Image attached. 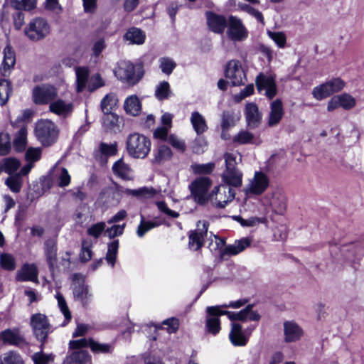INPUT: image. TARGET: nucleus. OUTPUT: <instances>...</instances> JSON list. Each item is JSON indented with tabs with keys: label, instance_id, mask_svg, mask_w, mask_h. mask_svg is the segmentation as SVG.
Returning a JSON list of instances; mask_svg holds the SVG:
<instances>
[{
	"label": "nucleus",
	"instance_id": "f257e3e1",
	"mask_svg": "<svg viewBox=\"0 0 364 364\" xmlns=\"http://www.w3.org/2000/svg\"><path fill=\"white\" fill-rule=\"evenodd\" d=\"M151 145L150 139L141 134L133 133L127 137V150L134 158H145L151 150Z\"/></svg>",
	"mask_w": 364,
	"mask_h": 364
},
{
	"label": "nucleus",
	"instance_id": "f03ea898",
	"mask_svg": "<svg viewBox=\"0 0 364 364\" xmlns=\"http://www.w3.org/2000/svg\"><path fill=\"white\" fill-rule=\"evenodd\" d=\"M36 135L43 146L53 144L58 136V130L55 124L50 120L41 119L36 123Z\"/></svg>",
	"mask_w": 364,
	"mask_h": 364
},
{
	"label": "nucleus",
	"instance_id": "7ed1b4c3",
	"mask_svg": "<svg viewBox=\"0 0 364 364\" xmlns=\"http://www.w3.org/2000/svg\"><path fill=\"white\" fill-rule=\"evenodd\" d=\"M235 196V191L231 187L221 184L213 188L209 193L208 202L213 205L223 208L231 202Z\"/></svg>",
	"mask_w": 364,
	"mask_h": 364
},
{
	"label": "nucleus",
	"instance_id": "20e7f679",
	"mask_svg": "<svg viewBox=\"0 0 364 364\" xmlns=\"http://www.w3.org/2000/svg\"><path fill=\"white\" fill-rule=\"evenodd\" d=\"M212 185L211 180L208 177H200L193 181L189 189L193 200L198 204L205 205L208 203L209 188Z\"/></svg>",
	"mask_w": 364,
	"mask_h": 364
},
{
	"label": "nucleus",
	"instance_id": "39448f33",
	"mask_svg": "<svg viewBox=\"0 0 364 364\" xmlns=\"http://www.w3.org/2000/svg\"><path fill=\"white\" fill-rule=\"evenodd\" d=\"M50 26L43 18L31 20L24 29L26 36L32 41H39L46 38L50 33Z\"/></svg>",
	"mask_w": 364,
	"mask_h": 364
},
{
	"label": "nucleus",
	"instance_id": "423d86ee",
	"mask_svg": "<svg viewBox=\"0 0 364 364\" xmlns=\"http://www.w3.org/2000/svg\"><path fill=\"white\" fill-rule=\"evenodd\" d=\"M269 185V177L262 171H256L244 188V191L248 196H259L267 189Z\"/></svg>",
	"mask_w": 364,
	"mask_h": 364
},
{
	"label": "nucleus",
	"instance_id": "0eeeda50",
	"mask_svg": "<svg viewBox=\"0 0 364 364\" xmlns=\"http://www.w3.org/2000/svg\"><path fill=\"white\" fill-rule=\"evenodd\" d=\"M57 97H58L57 88L50 84L36 86L32 91L33 101L36 105H50Z\"/></svg>",
	"mask_w": 364,
	"mask_h": 364
},
{
	"label": "nucleus",
	"instance_id": "6e6552de",
	"mask_svg": "<svg viewBox=\"0 0 364 364\" xmlns=\"http://www.w3.org/2000/svg\"><path fill=\"white\" fill-rule=\"evenodd\" d=\"M209 223L207 220H199L196 224V229L191 230L188 233V247L194 251L200 250L207 235Z\"/></svg>",
	"mask_w": 364,
	"mask_h": 364
},
{
	"label": "nucleus",
	"instance_id": "1a4fd4ad",
	"mask_svg": "<svg viewBox=\"0 0 364 364\" xmlns=\"http://www.w3.org/2000/svg\"><path fill=\"white\" fill-rule=\"evenodd\" d=\"M225 77L232 86H240L246 81V75L240 62L237 60L228 61L225 68Z\"/></svg>",
	"mask_w": 364,
	"mask_h": 364
},
{
	"label": "nucleus",
	"instance_id": "9d476101",
	"mask_svg": "<svg viewBox=\"0 0 364 364\" xmlns=\"http://www.w3.org/2000/svg\"><path fill=\"white\" fill-rule=\"evenodd\" d=\"M74 105L70 97H68L65 93L61 97H57L49 105V110L60 117H68L73 111Z\"/></svg>",
	"mask_w": 364,
	"mask_h": 364
},
{
	"label": "nucleus",
	"instance_id": "9b49d317",
	"mask_svg": "<svg viewBox=\"0 0 364 364\" xmlns=\"http://www.w3.org/2000/svg\"><path fill=\"white\" fill-rule=\"evenodd\" d=\"M227 34L232 41H243L247 38L248 31L240 18L230 16L228 19Z\"/></svg>",
	"mask_w": 364,
	"mask_h": 364
},
{
	"label": "nucleus",
	"instance_id": "f8f14e48",
	"mask_svg": "<svg viewBox=\"0 0 364 364\" xmlns=\"http://www.w3.org/2000/svg\"><path fill=\"white\" fill-rule=\"evenodd\" d=\"M31 324L36 337L43 342L50 331V326L46 315L36 314L31 319Z\"/></svg>",
	"mask_w": 364,
	"mask_h": 364
},
{
	"label": "nucleus",
	"instance_id": "ddd939ff",
	"mask_svg": "<svg viewBox=\"0 0 364 364\" xmlns=\"http://www.w3.org/2000/svg\"><path fill=\"white\" fill-rule=\"evenodd\" d=\"M73 295L75 299L80 301L83 306L87 305L92 300V295L88 287L85 284L84 278L81 275L73 276Z\"/></svg>",
	"mask_w": 364,
	"mask_h": 364
},
{
	"label": "nucleus",
	"instance_id": "4468645a",
	"mask_svg": "<svg viewBox=\"0 0 364 364\" xmlns=\"http://www.w3.org/2000/svg\"><path fill=\"white\" fill-rule=\"evenodd\" d=\"M356 105V100L348 93H343L333 96L328 102L327 109L332 112L337 108L341 107L343 109L349 110Z\"/></svg>",
	"mask_w": 364,
	"mask_h": 364
},
{
	"label": "nucleus",
	"instance_id": "2eb2a0df",
	"mask_svg": "<svg viewBox=\"0 0 364 364\" xmlns=\"http://www.w3.org/2000/svg\"><path fill=\"white\" fill-rule=\"evenodd\" d=\"M256 85L259 92H264V95L272 99L277 95L275 80L272 76L259 74L256 78Z\"/></svg>",
	"mask_w": 364,
	"mask_h": 364
},
{
	"label": "nucleus",
	"instance_id": "dca6fc26",
	"mask_svg": "<svg viewBox=\"0 0 364 364\" xmlns=\"http://www.w3.org/2000/svg\"><path fill=\"white\" fill-rule=\"evenodd\" d=\"M263 205L269 207L272 211L277 214H283L286 210L284 198L277 193L265 195L262 198Z\"/></svg>",
	"mask_w": 364,
	"mask_h": 364
},
{
	"label": "nucleus",
	"instance_id": "f3484780",
	"mask_svg": "<svg viewBox=\"0 0 364 364\" xmlns=\"http://www.w3.org/2000/svg\"><path fill=\"white\" fill-rule=\"evenodd\" d=\"M283 326L284 339L286 343L296 342L304 336L302 328L294 321H285Z\"/></svg>",
	"mask_w": 364,
	"mask_h": 364
},
{
	"label": "nucleus",
	"instance_id": "a211bd4d",
	"mask_svg": "<svg viewBox=\"0 0 364 364\" xmlns=\"http://www.w3.org/2000/svg\"><path fill=\"white\" fill-rule=\"evenodd\" d=\"M250 333L243 331L240 324L233 323L229 333V338L234 346H245L247 343Z\"/></svg>",
	"mask_w": 364,
	"mask_h": 364
},
{
	"label": "nucleus",
	"instance_id": "6ab92c4d",
	"mask_svg": "<svg viewBox=\"0 0 364 364\" xmlns=\"http://www.w3.org/2000/svg\"><path fill=\"white\" fill-rule=\"evenodd\" d=\"M284 114L282 102L277 99L270 104V111L268 116V126L273 127L279 124Z\"/></svg>",
	"mask_w": 364,
	"mask_h": 364
},
{
	"label": "nucleus",
	"instance_id": "aec40b11",
	"mask_svg": "<svg viewBox=\"0 0 364 364\" xmlns=\"http://www.w3.org/2000/svg\"><path fill=\"white\" fill-rule=\"evenodd\" d=\"M245 114L247 125L250 128L259 126L262 120V113L255 103L249 102L246 105Z\"/></svg>",
	"mask_w": 364,
	"mask_h": 364
},
{
	"label": "nucleus",
	"instance_id": "412c9836",
	"mask_svg": "<svg viewBox=\"0 0 364 364\" xmlns=\"http://www.w3.org/2000/svg\"><path fill=\"white\" fill-rule=\"evenodd\" d=\"M242 173L238 168H225L222 173V180L224 185L233 187H240L242 183Z\"/></svg>",
	"mask_w": 364,
	"mask_h": 364
},
{
	"label": "nucleus",
	"instance_id": "4be33fe9",
	"mask_svg": "<svg viewBox=\"0 0 364 364\" xmlns=\"http://www.w3.org/2000/svg\"><path fill=\"white\" fill-rule=\"evenodd\" d=\"M206 18L210 31L216 33H223L227 26V21L224 16L208 11L206 12Z\"/></svg>",
	"mask_w": 364,
	"mask_h": 364
},
{
	"label": "nucleus",
	"instance_id": "5701e85b",
	"mask_svg": "<svg viewBox=\"0 0 364 364\" xmlns=\"http://www.w3.org/2000/svg\"><path fill=\"white\" fill-rule=\"evenodd\" d=\"M4 58L0 72L2 75L7 76L10 74L11 70L14 68L16 63V55L13 48L10 46H6L3 51Z\"/></svg>",
	"mask_w": 364,
	"mask_h": 364
},
{
	"label": "nucleus",
	"instance_id": "b1692460",
	"mask_svg": "<svg viewBox=\"0 0 364 364\" xmlns=\"http://www.w3.org/2000/svg\"><path fill=\"white\" fill-rule=\"evenodd\" d=\"M19 282H36L38 279V269L34 264H24L16 274Z\"/></svg>",
	"mask_w": 364,
	"mask_h": 364
},
{
	"label": "nucleus",
	"instance_id": "393cba45",
	"mask_svg": "<svg viewBox=\"0 0 364 364\" xmlns=\"http://www.w3.org/2000/svg\"><path fill=\"white\" fill-rule=\"evenodd\" d=\"M115 76L123 81H129L134 75V65L128 61L120 62L114 70Z\"/></svg>",
	"mask_w": 364,
	"mask_h": 364
},
{
	"label": "nucleus",
	"instance_id": "a878e982",
	"mask_svg": "<svg viewBox=\"0 0 364 364\" xmlns=\"http://www.w3.org/2000/svg\"><path fill=\"white\" fill-rule=\"evenodd\" d=\"M52 174L58 186L66 187L70 184L71 176L65 168L55 166L52 170Z\"/></svg>",
	"mask_w": 364,
	"mask_h": 364
},
{
	"label": "nucleus",
	"instance_id": "bb28decb",
	"mask_svg": "<svg viewBox=\"0 0 364 364\" xmlns=\"http://www.w3.org/2000/svg\"><path fill=\"white\" fill-rule=\"evenodd\" d=\"M114 173L124 180H130L133 178L132 170L122 159H119L112 166Z\"/></svg>",
	"mask_w": 364,
	"mask_h": 364
},
{
	"label": "nucleus",
	"instance_id": "cd10ccee",
	"mask_svg": "<svg viewBox=\"0 0 364 364\" xmlns=\"http://www.w3.org/2000/svg\"><path fill=\"white\" fill-rule=\"evenodd\" d=\"M190 122L194 131L198 135H200L208 129V125L205 117L198 112H192Z\"/></svg>",
	"mask_w": 364,
	"mask_h": 364
},
{
	"label": "nucleus",
	"instance_id": "c85d7f7f",
	"mask_svg": "<svg viewBox=\"0 0 364 364\" xmlns=\"http://www.w3.org/2000/svg\"><path fill=\"white\" fill-rule=\"evenodd\" d=\"M251 242V240L249 238H242L235 241L233 244L226 246L224 253L229 255H236L248 247Z\"/></svg>",
	"mask_w": 364,
	"mask_h": 364
},
{
	"label": "nucleus",
	"instance_id": "c756f323",
	"mask_svg": "<svg viewBox=\"0 0 364 364\" xmlns=\"http://www.w3.org/2000/svg\"><path fill=\"white\" fill-rule=\"evenodd\" d=\"M45 255L49 267L53 268L57 262V247L53 240H48L45 242Z\"/></svg>",
	"mask_w": 364,
	"mask_h": 364
},
{
	"label": "nucleus",
	"instance_id": "7c9ffc66",
	"mask_svg": "<svg viewBox=\"0 0 364 364\" xmlns=\"http://www.w3.org/2000/svg\"><path fill=\"white\" fill-rule=\"evenodd\" d=\"M124 38L132 44L141 45L144 43L146 35L139 28H131L126 32Z\"/></svg>",
	"mask_w": 364,
	"mask_h": 364
},
{
	"label": "nucleus",
	"instance_id": "2f4dec72",
	"mask_svg": "<svg viewBox=\"0 0 364 364\" xmlns=\"http://www.w3.org/2000/svg\"><path fill=\"white\" fill-rule=\"evenodd\" d=\"M4 343L18 346L23 343V339L17 331L6 329L1 334Z\"/></svg>",
	"mask_w": 364,
	"mask_h": 364
},
{
	"label": "nucleus",
	"instance_id": "473e14b6",
	"mask_svg": "<svg viewBox=\"0 0 364 364\" xmlns=\"http://www.w3.org/2000/svg\"><path fill=\"white\" fill-rule=\"evenodd\" d=\"M102 124L107 130L116 132L119 130V117L113 112L104 113Z\"/></svg>",
	"mask_w": 364,
	"mask_h": 364
},
{
	"label": "nucleus",
	"instance_id": "72a5a7b5",
	"mask_svg": "<svg viewBox=\"0 0 364 364\" xmlns=\"http://www.w3.org/2000/svg\"><path fill=\"white\" fill-rule=\"evenodd\" d=\"M126 112L133 116H136L141 111V103L137 96L132 95L127 97L124 102Z\"/></svg>",
	"mask_w": 364,
	"mask_h": 364
},
{
	"label": "nucleus",
	"instance_id": "f704fd0d",
	"mask_svg": "<svg viewBox=\"0 0 364 364\" xmlns=\"http://www.w3.org/2000/svg\"><path fill=\"white\" fill-rule=\"evenodd\" d=\"M117 102L116 95L113 93L106 95L101 101V109L103 113L112 112L117 105Z\"/></svg>",
	"mask_w": 364,
	"mask_h": 364
},
{
	"label": "nucleus",
	"instance_id": "c9c22d12",
	"mask_svg": "<svg viewBox=\"0 0 364 364\" xmlns=\"http://www.w3.org/2000/svg\"><path fill=\"white\" fill-rule=\"evenodd\" d=\"M238 321H258L260 319V315L255 311L252 310V305H247L244 309L238 311Z\"/></svg>",
	"mask_w": 364,
	"mask_h": 364
},
{
	"label": "nucleus",
	"instance_id": "e433bc0d",
	"mask_svg": "<svg viewBox=\"0 0 364 364\" xmlns=\"http://www.w3.org/2000/svg\"><path fill=\"white\" fill-rule=\"evenodd\" d=\"M27 144V129L23 127L16 134L14 141V146L16 151H22L25 149Z\"/></svg>",
	"mask_w": 364,
	"mask_h": 364
},
{
	"label": "nucleus",
	"instance_id": "4c0bfd02",
	"mask_svg": "<svg viewBox=\"0 0 364 364\" xmlns=\"http://www.w3.org/2000/svg\"><path fill=\"white\" fill-rule=\"evenodd\" d=\"M23 182L22 176L16 173L14 174L9 175L5 181V184L12 192L18 193L22 188Z\"/></svg>",
	"mask_w": 364,
	"mask_h": 364
},
{
	"label": "nucleus",
	"instance_id": "58836bf2",
	"mask_svg": "<svg viewBox=\"0 0 364 364\" xmlns=\"http://www.w3.org/2000/svg\"><path fill=\"white\" fill-rule=\"evenodd\" d=\"M206 328L209 333L216 335L220 330V322L219 319L220 315L211 314L207 313Z\"/></svg>",
	"mask_w": 364,
	"mask_h": 364
},
{
	"label": "nucleus",
	"instance_id": "ea45409f",
	"mask_svg": "<svg viewBox=\"0 0 364 364\" xmlns=\"http://www.w3.org/2000/svg\"><path fill=\"white\" fill-rule=\"evenodd\" d=\"M2 170L9 175L14 174L19 169L21 162L16 158L9 157L3 160Z\"/></svg>",
	"mask_w": 364,
	"mask_h": 364
},
{
	"label": "nucleus",
	"instance_id": "a19ab883",
	"mask_svg": "<svg viewBox=\"0 0 364 364\" xmlns=\"http://www.w3.org/2000/svg\"><path fill=\"white\" fill-rule=\"evenodd\" d=\"M124 193L127 195H131L142 198H150L154 196L156 191L153 188L143 187L136 190L126 189Z\"/></svg>",
	"mask_w": 364,
	"mask_h": 364
},
{
	"label": "nucleus",
	"instance_id": "79ce46f5",
	"mask_svg": "<svg viewBox=\"0 0 364 364\" xmlns=\"http://www.w3.org/2000/svg\"><path fill=\"white\" fill-rule=\"evenodd\" d=\"M89 72L86 68H77L76 69L77 91H82L87 85Z\"/></svg>",
	"mask_w": 364,
	"mask_h": 364
},
{
	"label": "nucleus",
	"instance_id": "37998d69",
	"mask_svg": "<svg viewBox=\"0 0 364 364\" xmlns=\"http://www.w3.org/2000/svg\"><path fill=\"white\" fill-rule=\"evenodd\" d=\"M225 168H237L236 166L242 161V156L237 151L228 152L224 154Z\"/></svg>",
	"mask_w": 364,
	"mask_h": 364
},
{
	"label": "nucleus",
	"instance_id": "c03bdc74",
	"mask_svg": "<svg viewBox=\"0 0 364 364\" xmlns=\"http://www.w3.org/2000/svg\"><path fill=\"white\" fill-rule=\"evenodd\" d=\"M170 85L166 81H162L156 85L155 90L156 97L159 100L167 99L171 95Z\"/></svg>",
	"mask_w": 364,
	"mask_h": 364
},
{
	"label": "nucleus",
	"instance_id": "a18cd8bd",
	"mask_svg": "<svg viewBox=\"0 0 364 364\" xmlns=\"http://www.w3.org/2000/svg\"><path fill=\"white\" fill-rule=\"evenodd\" d=\"M93 242L91 239H85L82 242L80 259L82 262H87L92 258Z\"/></svg>",
	"mask_w": 364,
	"mask_h": 364
},
{
	"label": "nucleus",
	"instance_id": "49530a36",
	"mask_svg": "<svg viewBox=\"0 0 364 364\" xmlns=\"http://www.w3.org/2000/svg\"><path fill=\"white\" fill-rule=\"evenodd\" d=\"M159 66L162 73L169 75L176 67V63L173 59L168 57H163L159 60Z\"/></svg>",
	"mask_w": 364,
	"mask_h": 364
},
{
	"label": "nucleus",
	"instance_id": "de8ad7c7",
	"mask_svg": "<svg viewBox=\"0 0 364 364\" xmlns=\"http://www.w3.org/2000/svg\"><path fill=\"white\" fill-rule=\"evenodd\" d=\"M55 297L57 299L58 306L63 314L66 322H69L72 318V316L64 296L62 294L57 291Z\"/></svg>",
	"mask_w": 364,
	"mask_h": 364
},
{
	"label": "nucleus",
	"instance_id": "09e8293b",
	"mask_svg": "<svg viewBox=\"0 0 364 364\" xmlns=\"http://www.w3.org/2000/svg\"><path fill=\"white\" fill-rule=\"evenodd\" d=\"M0 364H24V363L18 354L10 351L1 356Z\"/></svg>",
	"mask_w": 364,
	"mask_h": 364
},
{
	"label": "nucleus",
	"instance_id": "8fccbe9b",
	"mask_svg": "<svg viewBox=\"0 0 364 364\" xmlns=\"http://www.w3.org/2000/svg\"><path fill=\"white\" fill-rule=\"evenodd\" d=\"M119 248V241L114 240L108 245L106 260L111 267H114Z\"/></svg>",
	"mask_w": 364,
	"mask_h": 364
},
{
	"label": "nucleus",
	"instance_id": "3c124183",
	"mask_svg": "<svg viewBox=\"0 0 364 364\" xmlns=\"http://www.w3.org/2000/svg\"><path fill=\"white\" fill-rule=\"evenodd\" d=\"M11 92V84L7 80H0V105H4Z\"/></svg>",
	"mask_w": 364,
	"mask_h": 364
},
{
	"label": "nucleus",
	"instance_id": "603ef678",
	"mask_svg": "<svg viewBox=\"0 0 364 364\" xmlns=\"http://www.w3.org/2000/svg\"><path fill=\"white\" fill-rule=\"evenodd\" d=\"M206 312L215 315H227L228 318L231 321H238V312H232L223 311L220 309V306H208L206 309Z\"/></svg>",
	"mask_w": 364,
	"mask_h": 364
},
{
	"label": "nucleus",
	"instance_id": "864d4df0",
	"mask_svg": "<svg viewBox=\"0 0 364 364\" xmlns=\"http://www.w3.org/2000/svg\"><path fill=\"white\" fill-rule=\"evenodd\" d=\"M267 36L279 48H284L287 43V36L283 32L267 31Z\"/></svg>",
	"mask_w": 364,
	"mask_h": 364
},
{
	"label": "nucleus",
	"instance_id": "5fc2aeb1",
	"mask_svg": "<svg viewBox=\"0 0 364 364\" xmlns=\"http://www.w3.org/2000/svg\"><path fill=\"white\" fill-rule=\"evenodd\" d=\"M159 225V223L152 221H146L142 218L141 222L136 229V235L139 237H144V235L151 230V229L156 228Z\"/></svg>",
	"mask_w": 364,
	"mask_h": 364
},
{
	"label": "nucleus",
	"instance_id": "6e6d98bb",
	"mask_svg": "<svg viewBox=\"0 0 364 364\" xmlns=\"http://www.w3.org/2000/svg\"><path fill=\"white\" fill-rule=\"evenodd\" d=\"M172 152L169 147L165 145L159 146L158 150L155 154L154 160L157 163H161L171 159Z\"/></svg>",
	"mask_w": 364,
	"mask_h": 364
},
{
	"label": "nucleus",
	"instance_id": "4d7b16f0",
	"mask_svg": "<svg viewBox=\"0 0 364 364\" xmlns=\"http://www.w3.org/2000/svg\"><path fill=\"white\" fill-rule=\"evenodd\" d=\"M237 6L240 10L245 11L248 14L255 17L258 21L261 22L262 23H264L262 14L258 10L255 9V8L247 4L238 3Z\"/></svg>",
	"mask_w": 364,
	"mask_h": 364
},
{
	"label": "nucleus",
	"instance_id": "13d9d810",
	"mask_svg": "<svg viewBox=\"0 0 364 364\" xmlns=\"http://www.w3.org/2000/svg\"><path fill=\"white\" fill-rule=\"evenodd\" d=\"M359 252L360 250L354 245L347 246L343 250L346 259L350 262H354L360 259Z\"/></svg>",
	"mask_w": 364,
	"mask_h": 364
},
{
	"label": "nucleus",
	"instance_id": "bf43d9fd",
	"mask_svg": "<svg viewBox=\"0 0 364 364\" xmlns=\"http://www.w3.org/2000/svg\"><path fill=\"white\" fill-rule=\"evenodd\" d=\"M331 95L326 83L315 87L312 90V95L317 100H323Z\"/></svg>",
	"mask_w": 364,
	"mask_h": 364
},
{
	"label": "nucleus",
	"instance_id": "052dcab7",
	"mask_svg": "<svg viewBox=\"0 0 364 364\" xmlns=\"http://www.w3.org/2000/svg\"><path fill=\"white\" fill-rule=\"evenodd\" d=\"M0 264L2 268L11 271L15 269L16 261L11 255L4 253L0 255Z\"/></svg>",
	"mask_w": 364,
	"mask_h": 364
},
{
	"label": "nucleus",
	"instance_id": "680f3d73",
	"mask_svg": "<svg viewBox=\"0 0 364 364\" xmlns=\"http://www.w3.org/2000/svg\"><path fill=\"white\" fill-rule=\"evenodd\" d=\"M215 167L213 163H208L205 164H194L191 166V168L195 173L208 174L211 173Z\"/></svg>",
	"mask_w": 364,
	"mask_h": 364
},
{
	"label": "nucleus",
	"instance_id": "e2e57ef3",
	"mask_svg": "<svg viewBox=\"0 0 364 364\" xmlns=\"http://www.w3.org/2000/svg\"><path fill=\"white\" fill-rule=\"evenodd\" d=\"M208 146V143L203 136H198L193 142L192 150L194 153L200 154L203 153Z\"/></svg>",
	"mask_w": 364,
	"mask_h": 364
},
{
	"label": "nucleus",
	"instance_id": "0e129e2a",
	"mask_svg": "<svg viewBox=\"0 0 364 364\" xmlns=\"http://www.w3.org/2000/svg\"><path fill=\"white\" fill-rule=\"evenodd\" d=\"M11 150L10 137L6 133L0 134V156H4Z\"/></svg>",
	"mask_w": 364,
	"mask_h": 364
},
{
	"label": "nucleus",
	"instance_id": "69168bd1",
	"mask_svg": "<svg viewBox=\"0 0 364 364\" xmlns=\"http://www.w3.org/2000/svg\"><path fill=\"white\" fill-rule=\"evenodd\" d=\"M105 223L99 222L94 225H92L87 230L89 235L98 238L101 234L105 231Z\"/></svg>",
	"mask_w": 364,
	"mask_h": 364
},
{
	"label": "nucleus",
	"instance_id": "338daca9",
	"mask_svg": "<svg viewBox=\"0 0 364 364\" xmlns=\"http://www.w3.org/2000/svg\"><path fill=\"white\" fill-rule=\"evenodd\" d=\"M331 94L341 91L345 85L344 82L340 78H335L325 82Z\"/></svg>",
	"mask_w": 364,
	"mask_h": 364
},
{
	"label": "nucleus",
	"instance_id": "774afa93",
	"mask_svg": "<svg viewBox=\"0 0 364 364\" xmlns=\"http://www.w3.org/2000/svg\"><path fill=\"white\" fill-rule=\"evenodd\" d=\"M253 138L254 136L252 134L248 131L242 130L233 137V141L240 144H244L250 143Z\"/></svg>",
	"mask_w": 364,
	"mask_h": 364
}]
</instances>
